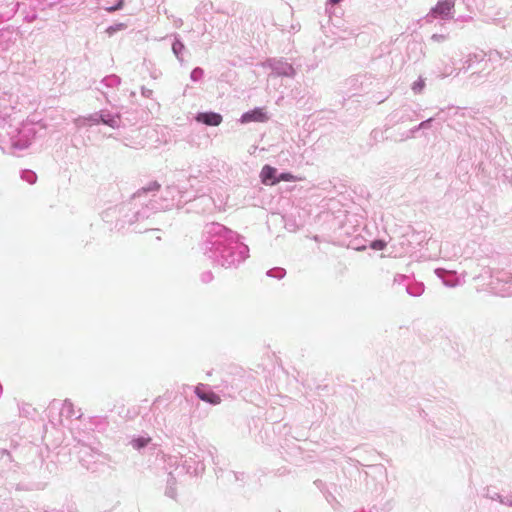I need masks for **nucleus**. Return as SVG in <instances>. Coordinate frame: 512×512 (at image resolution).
Wrapping results in <instances>:
<instances>
[{"label":"nucleus","instance_id":"f257e3e1","mask_svg":"<svg viewBox=\"0 0 512 512\" xmlns=\"http://www.w3.org/2000/svg\"><path fill=\"white\" fill-rule=\"evenodd\" d=\"M268 120V116L264 109L257 108L250 112H247L242 115L241 121L242 123H249V122H265Z\"/></svg>","mask_w":512,"mask_h":512},{"label":"nucleus","instance_id":"f03ea898","mask_svg":"<svg viewBox=\"0 0 512 512\" xmlns=\"http://www.w3.org/2000/svg\"><path fill=\"white\" fill-rule=\"evenodd\" d=\"M196 395L203 401L213 405H217L221 402V398L218 394L213 391H206L203 385H198L195 388Z\"/></svg>","mask_w":512,"mask_h":512},{"label":"nucleus","instance_id":"7ed1b4c3","mask_svg":"<svg viewBox=\"0 0 512 512\" xmlns=\"http://www.w3.org/2000/svg\"><path fill=\"white\" fill-rule=\"evenodd\" d=\"M454 8V2L452 0H444L439 2L431 11L434 17H447L451 14Z\"/></svg>","mask_w":512,"mask_h":512},{"label":"nucleus","instance_id":"20e7f679","mask_svg":"<svg viewBox=\"0 0 512 512\" xmlns=\"http://www.w3.org/2000/svg\"><path fill=\"white\" fill-rule=\"evenodd\" d=\"M196 120L208 126H218L222 122V116L214 112L199 113Z\"/></svg>","mask_w":512,"mask_h":512},{"label":"nucleus","instance_id":"39448f33","mask_svg":"<svg viewBox=\"0 0 512 512\" xmlns=\"http://www.w3.org/2000/svg\"><path fill=\"white\" fill-rule=\"evenodd\" d=\"M260 177L265 185H274L278 183L276 169L272 166L265 165L261 170Z\"/></svg>","mask_w":512,"mask_h":512},{"label":"nucleus","instance_id":"423d86ee","mask_svg":"<svg viewBox=\"0 0 512 512\" xmlns=\"http://www.w3.org/2000/svg\"><path fill=\"white\" fill-rule=\"evenodd\" d=\"M150 441H151V438L139 437L132 441V446L135 449H141V448L145 447Z\"/></svg>","mask_w":512,"mask_h":512},{"label":"nucleus","instance_id":"0eeeda50","mask_svg":"<svg viewBox=\"0 0 512 512\" xmlns=\"http://www.w3.org/2000/svg\"><path fill=\"white\" fill-rule=\"evenodd\" d=\"M278 182L280 181H301L302 178L301 177H297L291 173H282L279 175V177L277 178Z\"/></svg>","mask_w":512,"mask_h":512},{"label":"nucleus","instance_id":"6e6552de","mask_svg":"<svg viewBox=\"0 0 512 512\" xmlns=\"http://www.w3.org/2000/svg\"><path fill=\"white\" fill-rule=\"evenodd\" d=\"M386 246V243L381 240H376L371 243V248L374 250H382Z\"/></svg>","mask_w":512,"mask_h":512},{"label":"nucleus","instance_id":"1a4fd4ad","mask_svg":"<svg viewBox=\"0 0 512 512\" xmlns=\"http://www.w3.org/2000/svg\"><path fill=\"white\" fill-rule=\"evenodd\" d=\"M124 5V0H118L117 4L115 6H111V7H107L106 10L108 12H114L116 10H119L123 7Z\"/></svg>","mask_w":512,"mask_h":512},{"label":"nucleus","instance_id":"9d476101","mask_svg":"<svg viewBox=\"0 0 512 512\" xmlns=\"http://www.w3.org/2000/svg\"><path fill=\"white\" fill-rule=\"evenodd\" d=\"M124 28H126V25L124 23H120V24H117L115 27H109L107 29V32L111 34L112 32H115L117 30H122Z\"/></svg>","mask_w":512,"mask_h":512},{"label":"nucleus","instance_id":"9b49d317","mask_svg":"<svg viewBox=\"0 0 512 512\" xmlns=\"http://www.w3.org/2000/svg\"><path fill=\"white\" fill-rule=\"evenodd\" d=\"M342 0H328V2L332 5H336L338 3H340Z\"/></svg>","mask_w":512,"mask_h":512}]
</instances>
